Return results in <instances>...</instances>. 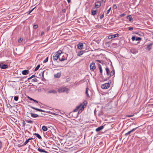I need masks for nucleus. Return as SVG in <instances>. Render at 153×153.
<instances>
[{"label":"nucleus","instance_id":"40","mask_svg":"<svg viewBox=\"0 0 153 153\" xmlns=\"http://www.w3.org/2000/svg\"><path fill=\"white\" fill-rule=\"evenodd\" d=\"M38 27V25H33V27L34 29L37 28Z\"/></svg>","mask_w":153,"mask_h":153},{"label":"nucleus","instance_id":"17","mask_svg":"<svg viewBox=\"0 0 153 153\" xmlns=\"http://www.w3.org/2000/svg\"><path fill=\"white\" fill-rule=\"evenodd\" d=\"M61 75V73L60 72L54 75V77L56 78H59L60 77Z\"/></svg>","mask_w":153,"mask_h":153},{"label":"nucleus","instance_id":"12","mask_svg":"<svg viewBox=\"0 0 153 153\" xmlns=\"http://www.w3.org/2000/svg\"><path fill=\"white\" fill-rule=\"evenodd\" d=\"M130 51L131 53L133 54H136L138 52L137 49L134 48H131L130 50Z\"/></svg>","mask_w":153,"mask_h":153},{"label":"nucleus","instance_id":"41","mask_svg":"<svg viewBox=\"0 0 153 153\" xmlns=\"http://www.w3.org/2000/svg\"><path fill=\"white\" fill-rule=\"evenodd\" d=\"M32 80L34 82H37L38 81L36 78H34L32 79Z\"/></svg>","mask_w":153,"mask_h":153},{"label":"nucleus","instance_id":"10","mask_svg":"<svg viewBox=\"0 0 153 153\" xmlns=\"http://www.w3.org/2000/svg\"><path fill=\"white\" fill-rule=\"evenodd\" d=\"M152 45L153 43H150L145 48L146 49L149 51H150L152 47Z\"/></svg>","mask_w":153,"mask_h":153},{"label":"nucleus","instance_id":"28","mask_svg":"<svg viewBox=\"0 0 153 153\" xmlns=\"http://www.w3.org/2000/svg\"><path fill=\"white\" fill-rule=\"evenodd\" d=\"M88 87H87L86 88V91L85 92V93L86 94L87 97H90V96L88 94Z\"/></svg>","mask_w":153,"mask_h":153},{"label":"nucleus","instance_id":"45","mask_svg":"<svg viewBox=\"0 0 153 153\" xmlns=\"http://www.w3.org/2000/svg\"><path fill=\"white\" fill-rule=\"evenodd\" d=\"M22 39L21 38H20V39H19L18 40V42H19V43H20L21 42H22Z\"/></svg>","mask_w":153,"mask_h":153},{"label":"nucleus","instance_id":"63","mask_svg":"<svg viewBox=\"0 0 153 153\" xmlns=\"http://www.w3.org/2000/svg\"><path fill=\"white\" fill-rule=\"evenodd\" d=\"M99 68V69H102V67H101L100 68Z\"/></svg>","mask_w":153,"mask_h":153},{"label":"nucleus","instance_id":"23","mask_svg":"<svg viewBox=\"0 0 153 153\" xmlns=\"http://www.w3.org/2000/svg\"><path fill=\"white\" fill-rule=\"evenodd\" d=\"M34 135L36 136L39 139H41L42 138V137L39 134H38L35 133L33 134Z\"/></svg>","mask_w":153,"mask_h":153},{"label":"nucleus","instance_id":"31","mask_svg":"<svg viewBox=\"0 0 153 153\" xmlns=\"http://www.w3.org/2000/svg\"><path fill=\"white\" fill-rule=\"evenodd\" d=\"M25 121L27 123H33V121L31 120H25Z\"/></svg>","mask_w":153,"mask_h":153},{"label":"nucleus","instance_id":"25","mask_svg":"<svg viewBox=\"0 0 153 153\" xmlns=\"http://www.w3.org/2000/svg\"><path fill=\"white\" fill-rule=\"evenodd\" d=\"M31 108L35 109V110L37 111H42V109H39L32 107V106H31Z\"/></svg>","mask_w":153,"mask_h":153},{"label":"nucleus","instance_id":"57","mask_svg":"<svg viewBox=\"0 0 153 153\" xmlns=\"http://www.w3.org/2000/svg\"><path fill=\"white\" fill-rule=\"evenodd\" d=\"M44 71H43L42 73V77H44Z\"/></svg>","mask_w":153,"mask_h":153},{"label":"nucleus","instance_id":"35","mask_svg":"<svg viewBox=\"0 0 153 153\" xmlns=\"http://www.w3.org/2000/svg\"><path fill=\"white\" fill-rule=\"evenodd\" d=\"M48 57H47L46 59L45 60H44V61H43V63H46V62H48Z\"/></svg>","mask_w":153,"mask_h":153},{"label":"nucleus","instance_id":"11","mask_svg":"<svg viewBox=\"0 0 153 153\" xmlns=\"http://www.w3.org/2000/svg\"><path fill=\"white\" fill-rule=\"evenodd\" d=\"M101 5V3L100 1H97L95 3V7L97 8H99Z\"/></svg>","mask_w":153,"mask_h":153},{"label":"nucleus","instance_id":"51","mask_svg":"<svg viewBox=\"0 0 153 153\" xmlns=\"http://www.w3.org/2000/svg\"><path fill=\"white\" fill-rule=\"evenodd\" d=\"M137 34L138 35V36H142V35H143V33H141V34H140L139 33H137Z\"/></svg>","mask_w":153,"mask_h":153},{"label":"nucleus","instance_id":"53","mask_svg":"<svg viewBox=\"0 0 153 153\" xmlns=\"http://www.w3.org/2000/svg\"><path fill=\"white\" fill-rule=\"evenodd\" d=\"M96 61H97V62H99V63H101V62L102 61L97 60H96Z\"/></svg>","mask_w":153,"mask_h":153},{"label":"nucleus","instance_id":"13","mask_svg":"<svg viewBox=\"0 0 153 153\" xmlns=\"http://www.w3.org/2000/svg\"><path fill=\"white\" fill-rule=\"evenodd\" d=\"M29 73V71L28 70H25L23 71L22 72V74L23 75H26L28 74Z\"/></svg>","mask_w":153,"mask_h":153},{"label":"nucleus","instance_id":"46","mask_svg":"<svg viewBox=\"0 0 153 153\" xmlns=\"http://www.w3.org/2000/svg\"><path fill=\"white\" fill-rule=\"evenodd\" d=\"M113 7L115 9H116L117 8V6L115 4H114Z\"/></svg>","mask_w":153,"mask_h":153},{"label":"nucleus","instance_id":"9","mask_svg":"<svg viewBox=\"0 0 153 153\" xmlns=\"http://www.w3.org/2000/svg\"><path fill=\"white\" fill-rule=\"evenodd\" d=\"M8 67V65H7L4 64L2 63H0V68L2 69H5Z\"/></svg>","mask_w":153,"mask_h":153},{"label":"nucleus","instance_id":"58","mask_svg":"<svg viewBox=\"0 0 153 153\" xmlns=\"http://www.w3.org/2000/svg\"><path fill=\"white\" fill-rule=\"evenodd\" d=\"M44 34V32H41V35H42H42H43Z\"/></svg>","mask_w":153,"mask_h":153},{"label":"nucleus","instance_id":"54","mask_svg":"<svg viewBox=\"0 0 153 153\" xmlns=\"http://www.w3.org/2000/svg\"><path fill=\"white\" fill-rule=\"evenodd\" d=\"M33 101L34 102H36V103H38V101H37L36 100H35L34 99L33 100Z\"/></svg>","mask_w":153,"mask_h":153},{"label":"nucleus","instance_id":"15","mask_svg":"<svg viewBox=\"0 0 153 153\" xmlns=\"http://www.w3.org/2000/svg\"><path fill=\"white\" fill-rule=\"evenodd\" d=\"M104 128V126H100L98 127L96 129V131L97 132H98L102 129Z\"/></svg>","mask_w":153,"mask_h":153},{"label":"nucleus","instance_id":"50","mask_svg":"<svg viewBox=\"0 0 153 153\" xmlns=\"http://www.w3.org/2000/svg\"><path fill=\"white\" fill-rule=\"evenodd\" d=\"M2 143L1 141H0V149L2 147Z\"/></svg>","mask_w":153,"mask_h":153},{"label":"nucleus","instance_id":"27","mask_svg":"<svg viewBox=\"0 0 153 153\" xmlns=\"http://www.w3.org/2000/svg\"><path fill=\"white\" fill-rule=\"evenodd\" d=\"M106 74L107 75H108L110 72L109 69L108 68L106 67Z\"/></svg>","mask_w":153,"mask_h":153},{"label":"nucleus","instance_id":"20","mask_svg":"<svg viewBox=\"0 0 153 153\" xmlns=\"http://www.w3.org/2000/svg\"><path fill=\"white\" fill-rule=\"evenodd\" d=\"M33 138H29L27 140L25 143H23V146H25V145L27 143H28L29 142V141L33 139Z\"/></svg>","mask_w":153,"mask_h":153},{"label":"nucleus","instance_id":"52","mask_svg":"<svg viewBox=\"0 0 153 153\" xmlns=\"http://www.w3.org/2000/svg\"><path fill=\"white\" fill-rule=\"evenodd\" d=\"M62 11L63 13H65L66 12V10L65 9H63L62 10Z\"/></svg>","mask_w":153,"mask_h":153},{"label":"nucleus","instance_id":"5","mask_svg":"<svg viewBox=\"0 0 153 153\" xmlns=\"http://www.w3.org/2000/svg\"><path fill=\"white\" fill-rule=\"evenodd\" d=\"M46 134L48 137L52 138L53 139H54L56 138L52 134L51 131H48L46 132Z\"/></svg>","mask_w":153,"mask_h":153},{"label":"nucleus","instance_id":"33","mask_svg":"<svg viewBox=\"0 0 153 153\" xmlns=\"http://www.w3.org/2000/svg\"><path fill=\"white\" fill-rule=\"evenodd\" d=\"M19 98L17 96H15L14 97V100L15 101H17L18 100Z\"/></svg>","mask_w":153,"mask_h":153},{"label":"nucleus","instance_id":"43","mask_svg":"<svg viewBox=\"0 0 153 153\" xmlns=\"http://www.w3.org/2000/svg\"><path fill=\"white\" fill-rule=\"evenodd\" d=\"M128 29L129 30H132L133 29V27H128Z\"/></svg>","mask_w":153,"mask_h":153},{"label":"nucleus","instance_id":"34","mask_svg":"<svg viewBox=\"0 0 153 153\" xmlns=\"http://www.w3.org/2000/svg\"><path fill=\"white\" fill-rule=\"evenodd\" d=\"M141 38L140 37H138L135 39V40L136 41H140L141 40Z\"/></svg>","mask_w":153,"mask_h":153},{"label":"nucleus","instance_id":"37","mask_svg":"<svg viewBox=\"0 0 153 153\" xmlns=\"http://www.w3.org/2000/svg\"><path fill=\"white\" fill-rule=\"evenodd\" d=\"M22 124L23 125V126H25L26 123H25V121L24 120H23V121L22 123Z\"/></svg>","mask_w":153,"mask_h":153},{"label":"nucleus","instance_id":"22","mask_svg":"<svg viewBox=\"0 0 153 153\" xmlns=\"http://www.w3.org/2000/svg\"><path fill=\"white\" fill-rule=\"evenodd\" d=\"M42 129L43 131H45L48 130V128L46 126H43L42 127Z\"/></svg>","mask_w":153,"mask_h":153},{"label":"nucleus","instance_id":"18","mask_svg":"<svg viewBox=\"0 0 153 153\" xmlns=\"http://www.w3.org/2000/svg\"><path fill=\"white\" fill-rule=\"evenodd\" d=\"M31 116L33 118H36L39 117V116L36 114H34L33 113H30Z\"/></svg>","mask_w":153,"mask_h":153},{"label":"nucleus","instance_id":"59","mask_svg":"<svg viewBox=\"0 0 153 153\" xmlns=\"http://www.w3.org/2000/svg\"><path fill=\"white\" fill-rule=\"evenodd\" d=\"M133 116V115H129V116H128V117H132Z\"/></svg>","mask_w":153,"mask_h":153},{"label":"nucleus","instance_id":"3","mask_svg":"<svg viewBox=\"0 0 153 153\" xmlns=\"http://www.w3.org/2000/svg\"><path fill=\"white\" fill-rule=\"evenodd\" d=\"M69 89L66 87H62L58 89V92L60 93L65 92H67L69 91Z\"/></svg>","mask_w":153,"mask_h":153},{"label":"nucleus","instance_id":"1","mask_svg":"<svg viewBox=\"0 0 153 153\" xmlns=\"http://www.w3.org/2000/svg\"><path fill=\"white\" fill-rule=\"evenodd\" d=\"M87 103L86 104L84 102L83 104H81L79 105L76 107V108L74 110V112H76L79 110L78 113H80L84 110V108L85 106H86Z\"/></svg>","mask_w":153,"mask_h":153},{"label":"nucleus","instance_id":"47","mask_svg":"<svg viewBox=\"0 0 153 153\" xmlns=\"http://www.w3.org/2000/svg\"><path fill=\"white\" fill-rule=\"evenodd\" d=\"M104 17V14L102 15L100 17V19H102V18Z\"/></svg>","mask_w":153,"mask_h":153},{"label":"nucleus","instance_id":"56","mask_svg":"<svg viewBox=\"0 0 153 153\" xmlns=\"http://www.w3.org/2000/svg\"><path fill=\"white\" fill-rule=\"evenodd\" d=\"M98 67H99V68H100L102 67V66L100 64H98Z\"/></svg>","mask_w":153,"mask_h":153},{"label":"nucleus","instance_id":"8","mask_svg":"<svg viewBox=\"0 0 153 153\" xmlns=\"http://www.w3.org/2000/svg\"><path fill=\"white\" fill-rule=\"evenodd\" d=\"M77 48L80 50H82L83 48V45L82 43H79L77 44Z\"/></svg>","mask_w":153,"mask_h":153},{"label":"nucleus","instance_id":"21","mask_svg":"<svg viewBox=\"0 0 153 153\" xmlns=\"http://www.w3.org/2000/svg\"><path fill=\"white\" fill-rule=\"evenodd\" d=\"M84 51H81L78 52L77 55L78 56H80L83 54L84 53Z\"/></svg>","mask_w":153,"mask_h":153},{"label":"nucleus","instance_id":"24","mask_svg":"<svg viewBox=\"0 0 153 153\" xmlns=\"http://www.w3.org/2000/svg\"><path fill=\"white\" fill-rule=\"evenodd\" d=\"M91 13L92 15L94 16L97 13V11L96 10H91Z\"/></svg>","mask_w":153,"mask_h":153},{"label":"nucleus","instance_id":"6","mask_svg":"<svg viewBox=\"0 0 153 153\" xmlns=\"http://www.w3.org/2000/svg\"><path fill=\"white\" fill-rule=\"evenodd\" d=\"M119 34L117 33L116 34H112L111 35H110L108 36V39H111L112 38H114L116 37H118L119 36Z\"/></svg>","mask_w":153,"mask_h":153},{"label":"nucleus","instance_id":"49","mask_svg":"<svg viewBox=\"0 0 153 153\" xmlns=\"http://www.w3.org/2000/svg\"><path fill=\"white\" fill-rule=\"evenodd\" d=\"M28 99H29L30 100H32V101H33V98L29 97H28Z\"/></svg>","mask_w":153,"mask_h":153},{"label":"nucleus","instance_id":"36","mask_svg":"<svg viewBox=\"0 0 153 153\" xmlns=\"http://www.w3.org/2000/svg\"><path fill=\"white\" fill-rule=\"evenodd\" d=\"M64 59V58H59V60L60 61H64L65 60V59Z\"/></svg>","mask_w":153,"mask_h":153},{"label":"nucleus","instance_id":"16","mask_svg":"<svg viewBox=\"0 0 153 153\" xmlns=\"http://www.w3.org/2000/svg\"><path fill=\"white\" fill-rule=\"evenodd\" d=\"M127 18L128 19L130 22H133V19L132 18L131 15H129L127 16Z\"/></svg>","mask_w":153,"mask_h":153},{"label":"nucleus","instance_id":"61","mask_svg":"<svg viewBox=\"0 0 153 153\" xmlns=\"http://www.w3.org/2000/svg\"><path fill=\"white\" fill-rule=\"evenodd\" d=\"M42 111H41L42 112H45V111H44V110H42Z\"/></svg>","mask_w":153,"mask_h":153},{"label":"nucleus","instance_id":"7","mask_svg":"<svg viewBox=\"0 0 153 153\" xmlns=\"http://www.w3.org/2000/svg\"><path fill=\"white\" fill-rule=\"evenodd\" d=\"M90 69L91 71H94L96 68L95 65V63L92 62L91 63L90 66Z\"/></svg>","mask_w":153,"mask_h":153},{"label":"nucleus","instance_id":"26","mask_svg":"<svg viewBox=\"0 0 153 153\" xmlns=\"http://www.w3.org/2000/svg\"><path fill=\"white\" fill-rule=\"evenodd\" d=\"M115 74V71L114 69H113L110 72V77L114 75Z\"/></svg>","mask_w":153,"mask_h":153},{"label":"nucleus","instance_id":"4","mask_svg":"<svg viewBox=\"0 0 153 153\" xmlns=\"http://www.w3.org/2000/svg\"><path fill=\"white\" fill-rule=\"evenodd\" d=\"M110 84L108 82L102 85L101 86V88L102 89H106L110 87Z\"/></svg>","mask_w":153,"mask_h":153},{"label":"nucleus","instance_id":"44","mask_svg":"<svg viewBox=\"0 0 153 153\" xmlns=\"http://www.w3.org/2000/svg\"><path fill=\"white\" fill-rule=\"evenodd\" d=\"M111 8H110L108 10H107V13H106V15H107L108 14L109 12H110V11L111 10Z\"/></svg>","mask_w":153,"mask_h":153},{"label":"nucleus","instance_id":"2","mask_svg":"<svg viewBox=\"0 0 153 153\" xmlns=\"http://www.w3.org/2000/svg\"><path fill=\"white\" fill-rule=\"evenodd\" d=\"M62 53H63L61 50H59L56 52V54H54L53 57V60H56L57 59L60 55Z\"/></svg>","mask_w":153,"mask_h":153},{"label":"nucleus","instance_id":"64","mask_svg":"<svg viewBox=\"0 0 153 153\" xmlns=\"http://www.w3.org/2000/svg\"><path fill=\"white\" fill-rule=\"evenodd\" d=\"M10 105V107H11V105Z\"/></svg>","mask_w":153,"mask_h":153},{"label":"nucleus","instance_id":"38","mask_svg":"<svg viewBox=\"0 0 153 153\" xmlns=\"http://www.w3.org/2000/svg\"><path fill=\"white\" fill-rule=\"evenodd\" d=\"M139 126H138V127H136L135 128H134L133 129H132L131 130V131L132 132H133L136 129H137V128L139 127Z\"/></svg>","mask_w":153,"mask_h":153},{"label":"nucleus","instance_id":"42","mask_svg":"<svg viewBox=\"0 0 153 153\" xmlns=\"http://www.w3.org/2000/svg\"><path fill=\"white\" fill-rule=\"evenodd\" d=\"M36 8V7H34V8H33L32 10H30L28 13H27L28 14H30L33 10Z\"/></svg>","mask_w":153,"mask_h":153},{"label":"nucleus","instance_id":"62","mask_svg":"<svg viewBox=\"0 0 153 153\" xmlns=\"http://www.w3.org/2000/svg\"><path fill=\"white\" fill-rule=\"evenodd\" d=\"M102 1L105 2L106 1V0H102Z\"/></svg>","mask_w":153,"mask_h":153},{"label":"nucleus","instance_id":"55","mask_svg":"<svg viewBox=\"0 0 153 153\" xmlns=\"http://www.w3.org/2000/svg\"><path fill=\"white\" fill-rule=\"evenodd\" d=\"M100 73L101 74H102V69H100Z\"/></svg>","mask_w":153,"mask_h":153},{"label":"nucleus","instance_id":"14","mask_svg":"<svg viewBox=\"0 0 153 153\" xmlns=\"http://www.w3.org/2000/svg\"><path fill=\"white\" fill-rule=\"evenodd\" d=\"M47 93L48 94L53 93V94H56L57 93V92L56 91L54 90H51L48 91Z\"/></svg>","mask_w":153,"mask_h":153},{"label":"nucleus","instance_id":"30","mask_svg":"<svg viewBox=\"0 0 153 153\" xmlns=\"http://www.w3.org/2000/svg\"><path fill=\"white\" fill-rule=\"evenodd\" d=\"M131 132H132L131 131H131H128L127 133H125V136H127L128 135L130 134V133H131Z\"/></svg>","mask_w":153,"mask_h":153},{"label":"nucleus","instance_id":"32","mask_svg":"<svg viewBox=\"0 0 153 153\" xmlns=\"http://www.w3.org/2000/svg\"><path fill=\"white\" fill-rule=\"evenodd\" d=\"M36 77V76L34 75H33L32 76H31L30 77L28 78L27 79H28V80L30 79H32V78H33V77Z\"/></svg>","mask_w":153,"mask_h":153},{"label":"nucleus","instance_id":"48","mask_svg":"<svg viewBox=\"0 0 153 153\" xmlns=\"http://www.w3.org/2000/svg\"><path fill=\"white\" fill-rule=\"evenodd\" d=\"M125 14H124V13H122V14H121L120 15V17H123V16H125Z\"/></svg>","mask_w":153,"mask_h":153},{"label":"nucleus","instance_id":"39","mask_svg":"<svg viewBox=\"0 0 153 153\" xmlns=\"http://www.w3.org/2000/svg\"><path fill=\"white\" fill-rule=\"evenodd\" d=\"M135 36H132L131 38V39L132 41H134V40L135 39Z\"/></svg>","mask_w":153,"mask_h":153},{"label":"nucleus","instance_id":"60","mask_svg":"<svg viewBox=\"0 0 153 153\" xmlns=\"http://www.w3.org/2000/svg\"><path fill=\"white\" fill-rule=\"evenodd\" d=\"M67 1L68 3H69L71 2V0H67Z\"/></svg>","mask_w":153,"mask_h":153},{"label":"nucleus","instance_id":"19","mask_svg":"<svg viewBox=\"0 0 153 153\" xmlns=\"http://www.w3.org/2000/svg\"><path fill=\"white\" fill-rule=\"evenodd\" d=\"M38 151L41 152H44L45 153H48V152L45 151L42 149H41L40 148H38L37 149Z\"/></svg>","mask_w":153,"mask_h":153},{"label":"nucleus","instance_id":"29","mask_svg":"<svg viewBox=\"0 0 153 153\" xmlns=\"http://www.w3.org/2000/svg\"><path fill=\"white\" fill-rule=\"evenodd\" d=\"M40 67V65H38L35 69L34 71H37L39 69Z\"/></svg>","mask_w":153,"mask_h":153}]
</instances>
